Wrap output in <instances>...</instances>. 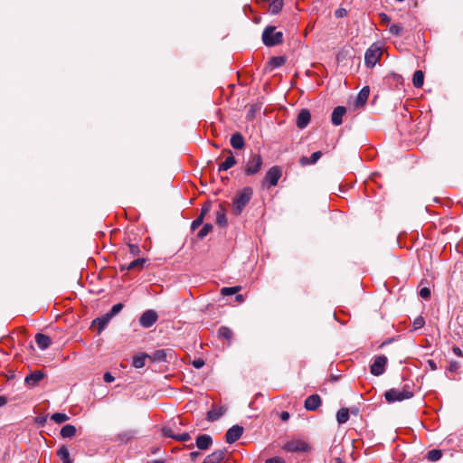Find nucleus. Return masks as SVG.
Instances as JSON below:
<instances>
[{"instance_id":"1","label":"nucleus","mask_w":463,"mask_h":463,"mask_svg":"<svg viewBox=\"0 0 463 463\" xmlns=\"http://www.w3.org/2000/svg\"><path fill=\"white\" fill-rule=\"evenodd\" d=\"M253 194L250 187H245L239 191L233 199V213L239 215L244 207L249 203Z\"/></svg>"},{"instance_id":"2","label":"nucleus","mask_w":463,"mask_h":463,"mask_svg":"<svg viewBox=\"0 0 463 463\" xmlns=\"http://www.w3.org/2000/svg\"><path fill=\"white\" fill-rule=\"evenodd\" d=\"M262 42L268 47L279 45L283 42V33L275 32L274 26H267L262 33Z\"/></svg>"},{"instance_id":"3","label":"nucleus","mask_w":463,"mask_h":463,"mask_svg":"<svg viewBox=\"0 0 463 463\" xmlns=\"http://www.w3.org/2000/svg\"><path fill=\"white\" fill-rule=\"evenodd\" d=\"M311 446L304 439H291L288 440L282 447V449L287 452H309Z\"/></svg>"},{"instance_id":"4","label":"nucleus","mask_w":463,"mask_h":463,"mask_svg":"<svg viewBox=\"0 0 463 463\" xmlns=\"http://www.w3.org/2000/svg\"><path fill=\"white\" fill-rule=\"evenodd\" d=\"M413 396V392L406 390L390 389L384 393L385 400L388 402H401L406 399H410Z\"/></svg>"},{"instance_id":"5","label":"nucleus","mask_w":463,"mask_h":463,"mask_svg":"<svg viewBox=\"0 0 463 463\" xmlns=\"http://www.w3.org/2000/svg\"><path fill=\"white\" fill-rule=\"evenodd\" d=\"M382 49L377 44L371 45L364 54V62L367 67L373 68L380 61Z\"/></svg>"},{"instance_id":"6","label":"nucleus","mask_w":463,"mask_h":463,"mask_svg":"<svg viewBox=\"0 0 463 463\" xmlns=\"http://www.w3.org/2000/svg\"><path fill=\"white\" fill-rule=\"evenodd\" d=\"M262 165V157L259 154H250L249 159L246 162L245 165V174L247 175H253L257 174Z\"/></svg>"},{"instance_id":"7","label":"nucleus","mask_w":463,"mask_h":463,"mask_svg":"<svg viewBox=\"0 0 463 463\" xmlns=\"http://www.w3.org/2000/svg\"><path fill=\"white\" fill-rule=\"evenodd\" d=\"M281 175V169L279 166H272L266 173L262 183L263 186L269 188L271 186L277 185Z\"/></svg>"},{"instance_id":"8","label":"nucleus","mask_w":463,"mask_h":463,"mask_svg":"<svg viewBox=\"0 0 463 463\" xmlns=\"http://www.w3.org/2000/svg\"><path fill=\"white\" fill-rule=\"evenodd\" d=\"M388 359L385 355L375 356L373 363L370 366V372L374 376H380L385 372Z\"/></svg>"},{"instance_id":"9","label":"nucleus","mask_w":463,"mask_h":463,"mask_svg":"<svg viewBox=\"0 0 463 463\" xmlns=\"http://www.w3.org/2000/svg\"><path fill=\"white\" fill-rule=\"evenodd\" d=\"M157 313L153 309H148L141 315L139 324L144 328H149L157 321Z\"/></svg>"},{"instance_id":"10","label":"nucleus","mask_w":463,"mask_h":463,"mask_svg":"<svg viewBox=\"0 0 463 463\" xmlns=\"http://www.w3.org/2000/svg\"><path fill=\"white\" fill-rule=\"evenodd\" d=\"M243 428L239 425H234L227 430L225 434L226 441L230 444L234 443L241 438Z\"/></svg>"},{"instance_id":"11","label":"nucleus","mask_w":463,"mask_h":463,"mask_svg":"<svg viewBox=\"0 0 463 463\" xmlns=\"http://www.w3.org/2000/svg\"><path fill=\"white\" fill-rule=\"evenodd\" d=\"M45 374L43 371H34L26 375L24 382L30 387L36 386L43 378Z\"/></svg>"},{"instance_id":"12","label":"nucleus","mask_w":463,"mask_h":463,"mask_svg":"<svg viewBox=\"0 0 463 463\" xmlns=\"http://www.w3.org/2000/svg\"><path fill=\"white\" fill-rule=\"evenodd\" d=\"M321 398L318 394H312L306 399L304 407L307 411H316L321 405Z\"/></svg>"},{"instance_id":"13","label":"nucleus","mask_w":463,"mask_h":463,"mask_svg":"<svg viewBox=\"0 0 463 463\" xmlns=\"http://www.w3.org/2000/svg\"><path fill=\"white\" fill-rule=\"evenodd\" d=\"M346 112V109L343 106H338L334 109L331 116L332 124L340 126L343 123V117Z\"/></svg>"},{"instance_id":"14","label":"nucleus","mask_w":463,"mask_h":463,"mask_svg":"<svg viewBox=\"0 0 463 463\" xmlns=\"http://www.w3.org/2000/svg\"><path fill=\"white\" fill-rule=\"evenodd\" d=\"M226 452L227 450L225 449L215 450L208 455L203 463H220L225 458Z\"/></svg>"},{"instance_id":"15","label":"nucleus","mask_w":463,"mask_h":463,"mask_svg":"<svg viewBox=\"0 0 463 463\" xmlns=\"http://www.w3.org/2000/svg\"><path fill=\"white\" fill-rule=\"evenodd\" d=\"M311 115L307 109H301L297 118V127L300 129L305 128L310 122Z\"/></svg>"},{"instance_id":"16","label":"nucleus","mask_w":463,"mask_h":463,"mask_svg":"<svg viewBox=\"0 0 463 463\" xmlns=\"http://www.w3.org/2000/svg\"><path fill=\"white\" fill-rule=\"evenodd\" d=\"M136 434H137V432L135 430H125L123 432L117 434L113 438V440L115 442H118L121 444L128 443V441H130L131 439H133L135 438Z\"/></svg>"},{"instance_id":"17","label":"nucleus","mask_w":463,"mask_h":463,"mask_svg":"<svg viewBox=\"0 0 463 463\" xmlns=\"http://www.w3.org/2000/svg\"><path fill=\"white\" fill-rule=\"evenodd\" d=\"M213 444V439L210 435L202 434L196 438V446L199 449H207Z\"/></svg>"},{"instance_id":"18","label":"nucleus","mask_w":463,"mask_h":463,"mask_svg":"<svg viewBox=\"0 0 463 463\" xmlns=\"http://www.w3.org/2000/svg\"><path fill=\"white\" fill-rule=\"evenodd\" d=\"M370 94V88L368 86H364L358 93L356 100H355V107L360 108L364 106L366 103L368 97Z\"/></svg>"},{"instance_id":"19","label":"nucleus","mask_w":463,"mask_h":463,"mask_svg":"<svg viewBox=\"0 0 463 463\" xmlns=\"http://www.w3.org/2000/svg\"><path fill=\"white\" fill-rule=\"evenodd\" d=\"M35 342L41 350H45L52 345V339L48 335L41 333L36 334Z\"/></svg>"},{"instance_id":"20","label":"nucleus","mask_w":463,"mask_h":463,"mask_svg":"<svg viewBox=\"0 0 463 463\" xmlns=\"http://www.w3.org/2000/svg\"><path fill=\"white\" fill-rule=\"evenodd\" d=\"M112 317L106 313L100 317H98L92 321V326H98V333L100 334L101 331L106 327V326L109 323Z\"/></svg>"},{"instance_id":"21","label":"nucleus","mask_w":463,"mask_h":463,"mask_svg":"<svg viewBox=\"0 0 463 463\" xmlns=\"http://www.w3.org/2000/svg\"><path fill=\"white\" fill-rule=\"evenodd\" d=\"M146 262L144 258H138L131 261L128 265H120L121 271L124 270H133V269H141Z\"/></svg>"},{"instance_id":"22","label":"nucleus","mask_w":463,"mask_h":463,"mask_svg":"<svg viewBox=\"0 0 463 463\" xmlns=\"http://www.w3.org/2000/svg\"><path fill=\"white\" fill-rule=\"evenodd\" d=\"M228 153L229 156L219 165V172L227 171L236 164L232 152L229 150Z\"/></svg>"},{"instance_id":"23","label":"nucleus","mask_w":463,"mask_h":463,"mask_svg":"<svg viewBox=\"0 0 463 463\" xmlns=\"http://www.w3.org/2000/svg\"><path fill=\"white\" fill-rule=\"evenodd\" d=\"M231 146L235 149H241L245 146L244 138L241 134L235 133L231 137Z\"/></svg>"},{"instance_id":"24","label":"nucleus","mask_w":463,"mask_h":463,"mask_svg":"<svg viewBox=\"0 0 463 463\" xmlns=\"http://www.w3.org/2000/svg\"><path fill=\"white\" fill-rule=\"evenodd\" d=\"M226 410L223 407L213 408L207 412V420L214 421L225 413Z\"/></svg>"},{"instance_id":"25","label":"nucleus","mask_w":463,"mask_h":463,"mask_svg":"<svg viewBox=\"0 0 463 463\" xmlns=\"http://www.w3.org/2000/svg\"><path fill=\"white\" fill-rule=\"evenodd\" d=\"M57 457L62 461V463H73V460L70 457V451L66 446H61L57 450Z\"/></svg>"},{"instance_id":"26","label":"nucleus","mask_w":463,"mask_h":463,"mask_svg":"<svg viewBox=\"0 0 463 463\" xmlns=\"http://www.w3.org/2000/svg\"><path fill=\"white\" fill-rule=\"evenodd\" d=\"M321 156H322V153L320 151H317V152H314L309 158L306 157V156H302L300 158V163L303 165H313V164H316Z\"/></svg>"},{"instance_id":"27","label":"nucleus","mask_w":463,"mask_h":463,"mask_svg":"<svg viewBox=\"0 0 463 463\" xmlns=\"http://www.w3.org/2000/svg\"><path fill=\"white\" fill-rule=\"evenodd\" d=\"M76 432H77V430H76L75 426L67 424L61 428V436L64 439L72 438L75 436Z\"/></svg>"},{"instance_id":"28","label":"nucleus","mask_w":463,"mask_h":463,"mask_svg":"<svg viewBox=\"0 0 463 463\" xmlns=\"http://www.w3.org/2000/svg\"><path fill=\"white\" fill-rule=\"evenodd\" d=\"M149 358V355L146 354H139L134 356L132 365L135 368H142L145 366L146 359Z\"/></svg>"},{"instance_id":"29","label":"nucleus","mask_w":463,"mask_h":463,"mask_svg":"<svg viewBox=\"0 0 463 463\" xmlns=\"http://www.w3.org/2000/svg\"><path fill=\"white\" fill-rule=\"evenodd\" d=\"M336 420L339 424H344L349 420V411L347 408L340 409L336 413Z\"/></svg>"},{"instance_id":"30","label":"nucleus","mask_w":463,"mask_h":463,"mask_svg":"<svg viewBox=\"0 0 463 463\" xmlns=\"http://www.w3.org/2000/svg\"><path fill=\"white\" fill-rule=\"evenodd\" d=\"M283 5H284V2L283 0H273L270 5H269V11L272 14H279L282 8H283Z\"/></svg>"},{"instance_id":"31","label":"nucleus","mask_w":463,"mask_h":463,"mask_svg":"<svg viewBox=\"0 0 463 463\" xmlns=\"http://www.w3.org/2000/svg\"><path fill=\"white\" fill-rule=\"evenodd\" d=\"M424 73L422 71H416L412 77V82L414 87L420 88L423 85Z\"/></svg>"},{"instance_id":"32","label":"nucleus","mask_w":463,"mask_h":463,"mask_svg":"<svg viewBox=\"0 0 463 463\" xmlns=\"http://www.w3.org/2000/svg\"><path fill=\"white\" fill-rule=\"evenodd\" d=\"M149 358L156 362H165L166 361V353L165 350L159 349L155 351L151 355H149Z\"/></svg>"},{"instance_id":"33","label":"nucleus","mask_w":463,"mask_h":463,"mask_svg":"<svg viewBox=\"0 0 463 463\" xmlns=\"http://www.w3.org/2000/svg\"><path fill=\"white\" fill-rule=\"evenodd\" d=\"M69 419L70 418L66 413H61V412H56L51 416V420L58 424L63 423V422L69 420Z\"/></svg>"},{"instance_id":"34","label":"nucleus","mask_w":463,"mask_h":463,"mask_svg":"<svg viewBox=\"0 0 463 463\" xmlns=\"http://www.w3.org/2000/svg\"><path fill=\"white\" fill-rule=\"evenodd\" d=\"M389 32L392 36L399 37L402 35L404 28L401 24H392L389 27Z\"/></svg>"},{"instance_id":"35","label":"nucleus","mask_w":463,"mask_h":463,"mask_svg":"<svg viewBox=\"0 0 463 463\" xmlns=\"http://www.w3.org/2000/svg\"><path fill=\"white\" fill-rule=\"evenodd\" d=\"M220 337L230 340L232 337V331L227 326H221L218 330Z\"/></svg>"},{"instance_id":"36","label":"nucleus","mask_w":463,"mask_h":463,"mask_svg":"<svg viewBox=\"0 0 463 463\" xmlns=\"http://www.w3.org/2000/svg\"><path fill=\"white\" fill-rule=\"evenodd\" d=\"M442 456V452L441 450L439 449H431L428 452L427 454V458L430 460V461H437L439 459H440Z\"/></svg>"},{"instance_id":"37","label":"nucleus","mask_w":463,"mask_h":463,"mask_svg":"<svg viewBox=\"0 0 463 463\" xmlns=\"http://www.w3.org/2000/svg\"><path fill=\"white\" fill-rule=\"evenodd\" d=\"M213 231V225L210 223H205L202 229L199 231L197 237L199 239H203L209 232Z\"/></svg>"},{"instance_id":"38","label":"nucleus","mask_w":463,"mask_h":463,"mask_svg":"<svg viewBox=\"0 0 463 463\" xmlns=\"http://www.w3.org/2000/svg\"><path fill=\"white\" fill-rule=\"evenodd\" d=\"M424 325H425V319L421 316L417 317L412 322V326H413L414 330L422 328L424 326Z\"/></svg>"},{"instance_id":"39","label":"nucleus","mask_w":463,"mask_h":463,"mask_svg":"<svg viewBox=\"0 0 463 463\" xmlns=\"http://www.w3.org/2000/svg\"><path fill=\"white\" fill-rule=\"evenodd\" d=\"M240 290V287H225L222 288L223 296H232Z\"/></svg>"},{"instance_id":"40","label":"nucleus","mask_w":463,"mask_h":463,"mask_svg":"<svg viewBox=\"0 0 463 463\" xmlns=\"http://www.w3.org/2000/svg\"><path fill=\"white\" fill-rule=\"evenodd\" d=\"M162 434H163L164 437H166V438H172V439L175 438V434L174 432V430L170 426L163 427L162 428Z\"/></svg>"},{"instance_id":"41","label":"nucleus","mask_w":463,"mask_h":463,"mask_svg":"<svg viewBox=\"0 0 463 463\" xmlns=\"http://www.w3.org/2000/svg\"><path fill=\"white\" fill-rule=\"evenodd\" d=\"M123 304L122 303H118V304H115L111 309L109 310V312H108V314L113 317L114 316H116L117 314H118L122 308H123Z\"/></svg>"},{"instance_id":"42","label":"nucleus","mask_w":463,"mask_h":463,"mask_svg":"<svg viewBox=\"0 0 463 463\" xmlns=\"http://www.w3.org/2000/svg\"><path fill=\"white\" fill-rule=\"evenodd\" d=\"M216 222L220 226H225L227 224V219L223 212H217Z\"/></svg>"},{"instance_id":"43","label":"nucleus","mask_w":463,"mask_h":463,"mask_svg":"<svg viewBox=\"0 0 463 463\" xmlns=\"http://www.w3.org/2000/svg\"><path fill=\"white\" fill-rule=\"evenodd\" d=\"M203 222V213H201V214L195 220H194L192 222L191 229L195 230L200 225H202Z\"/></svg>"},{"instance_id":"44","label":"nucleus","mask_w":463,"mask_h":463,"mask_svg":"<svg viewBox=\"0 0 463 463\" xmlns=\"http://www.w3.org/2000/svg\"><path fill=\"white\" fill-rule=\"evenodd\" d=\"M460 367V364L457 361H450L448 366V370L451 373L457 372Z\"/></svg>"},{"instance_id":"45","label":"nucleus","mask_w":463,"mask_h":463,"mask_svg":"<svg viewBox=\"0 0 463 463\" xmlns=\"http://www.w3.org/2000/svg\"><path fill=\"white\" fill-rule=\"evenodd\" d=\"M129 253L132 256H137L140 253V249L137 244H128Z\"/></svg>"},{"instance_id":"46","label":"nucleus","mask_w":463,"mask_h":463,"mask_svg":"<svg viewBox=\"0 0 463 463\" xmlns=\"http://www.w3.org/2000/svg\"><path fill=\"white\" fill-rule=\"evenodd\" d=\"M191 439V436L188 432H184L181 434H175V439L179 441H187Z\"/></svg>"},{"instance_id":"47","label":"nucleus","mask_w":463,"mask_h":463,"mask_svg":"<svg viewBox=\"0 0 463 463\" xmlns=\"http://www.w3.org/2000/svg\"><path fill=\"white\" fill-rule=\"evenodd\" d=\"M420 298H422L423 299H428L430 298V289L429 288H420Z\"/></svg>"},{"instance_id":"48","label":"nucleus","mask_w":463,"mask_h":463,"mask_svg":"<svg viewBox=\"0 0 463 463\" xmlns=\"http://www.w3.org/2000/svg\"><path fill=\"white\" fill-rule=\"evenodd\" d=\"M285 62V60L283 57H273L271 59V63L275 66V67H279L281 65H283Z\"/></svg>"},{"instance_id":"49","label":"nucleus","mask_w":463,"mask_h":463,"mask_svg":"<svg viewBox=\"0 0 463 463\" xmlns=\"http://www.w3.org/2000/svg\"><path fill=\"white\" fill-rule=\"evenodd\" d=\"M335 15L336 18H343L347 15V11L345 8H338L335 11Z\"/></svg>"},{"instance_id":"50","label":"nucleus","mask_w":463,"mask_h":463,"mask_svg":"<svg viewBox=\"0 0 463 463\" xmlns=\"http://www.w3.org/2000/svg\"><path fill=\"white\" fill-rule=\"evenodd\" d=\"M379 16H380L382 24L388 25L389 23L391 22L390 16L384 13H381L379 14Z\"/></svg>"},{"instance_id":"51","label":"nucleus","mask_w":463,"mask_h":463,"mask_svg":"<svg viewBox=\"0 0 463 463\" xmlns=\"http://www.w3.org/2000/svg\"><path fill=\"white\" fill-rule=\"evenodd\" d=\"M265 463H286L280 457H273L266 460Z\"/></svg>"},{"instance_id":"52","label":"nucleus","mask_w":463,"mask_h":463,"mask_svg":"<svg viewBox=\"0 0 463 463\" xmlns=\"http://www.w3.org/2000/svg\"><path fill=\"white\" fill-rule=\"evenodd\" d=\"M193 366L196 369H200L204 365V361L203 359H195L192 363Z\"/></svg>"},{"instance_id":"53","label":"nucleus","mask_w":463,"mask_h":463,"mask_svg":"<svg viewBox=\"0 0 463 463\" xmlns=\"http://www.w3.org/2000/svg\"><path fill=\"white\" fill-rule=\"evenodd\" d=\"M103 379L106 383H112L115 378L110 373H105Z\"/></svg>"},{"instance_id":"54","label":"nucleus","mask_w":463,"mask_h":463,"mask_svg":"<svg viewBox=\"0 0 463 463\" xmlns=\"http://www.w3.org/2000/svg\"><path fill=\"white\" fill-rule=\"evenodd\" d=\"M452 351L457 356L463 357V352L458 346H453Z\"/></svg>"},{"instance_id":"55","label":"nucleus","mask_w":463,"mask_h":463,"mask_svg":"<svg viewBox=\"0 0 463 463\" xmlns=\"http://www.w3.org/2000/svg\"><path fill=\"white\" fill-rule=\"evenodd\" d=\"M280 419L283 421H287L289 419V413L288 411H282L280 413Z\"/></svg>"},{"instance_id":"56","label":"nucleus","mask_w":463,"mask_h":463,"mask_svg":"<svg viewBox=\"0 0 463 463\" xmlns=\"http://www.w3.org/2000/svg\"><path fill=\"white\" fill-rule=\"evenodd\" d=\"M201 453L199 451H193L190 453L191 459H195L197 457H199Z\"/></svg>"},{"instance_id":"57","label":"nucleus","mask_w":463,"mask_h":463,"mask_svg":"<svg viewBox=\"0 0 463 463\" xmlns=\"http://www.w3.org/2000/svg\"><path fill=\"white\" fill-rule=\"evenodd\" d=\"M7 403V399L5 396H0V408Z\"/></svg>"},{"instance_id":"58","label":"nucleus","mask_w":463,"mask_h":463,"mask_svg":"<svg viewBox=\"0 0 463 463\" xmlns=\"http://www.w3.org/2000/svg\"><path fill=\"white\" fill-rule=\"evenodd\" d=\"M45 421H46V418L45 417H41V418L39 417L36 420V422L41 424V425H43L45 423Z\"/></svg>"},{"instance_id":"59","label":"nucleus","mask_w":463,"mask_h":463,"mask_svg":"<svg viewBox=\"0 0 463 463\" xmlns=\"http://www.w3.org/2000/svg\"><path fill=\"white\" fill-rule=\"evenodd\" d=\"M429 364L432 370L437 368L435 363L432 360H429Z\"/></svg>"},{"instance_id":"60","label":"nucleus","mask_w":463,"mask_h":463,"mask_svg":"<svg viewBox=\"0 0 463 463\" xmlns=\"http://www.w3.org/2000/svg\"><path fill=\"white\" fill-rule=\"evenodd\" d=\"M209 211V207L208 206H203V209H202V213H203V215Z\"/></svg>"},{"instance_id":"61","label":"nucleus","mask_w":463,"mask_h":463,"mask_svg":"<svg viewBox=\"0 0 463 463\" xmlns=\"http://www.w3.org/2000/svg\"><path fill=\"white\" fill-rule=\"evenodd\" d=\"M151 463H164L163 460H153Z\"/></svg>"},{"instance_id":"62","label":"nucleus","mask_w":463,"mask_h":463,"mask_svg":"<svg viewBox=\"0 0 463 463\" xmlns=\"http://www.w3.org/2000/svg\"><path fill=\"white\" fill-rule=\"evenodd\" d=\"M336 463H343L340 458H336Z\"/></svg>"}]
</instances>
